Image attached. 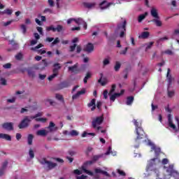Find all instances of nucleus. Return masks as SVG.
Wrapping results in <instances>:
<instances>
[{
    "instance_id": "13",
    "label": "nucleus",
    "mask_w": 179,
    "mask_h": 179,
    "mask_svg": "<svg viewBox=\"0 0 179 179\" xmlns=\"http://www.w3.org/2000/svg\"><path fill=\"white\" fill-rule=\"evenodd\" d=\"M150 15H151V16H152V17H154V19H156L157 17H160L159 16V10H157V8H156L155 7H152L151 8Z\"/></svg>"
},
{
    "instance_id": "64",
    "label": "nucleus",
    "mask_w": 179,
    "mask_h": 179,
    "mask_svg": "<svg viewBox=\"0 0 179 179\" xmlns=\"http://www.w3.org/2000/svg\"><path fill=\"white\" fill-rule=\"evenodd\" d=\"M117 173L118 174H120V176H125V172H124V171H121L120 169H117Z\"/></svg>"
},
{
    "instance_id": "26",
    "label": "nucleus",
    "mask_w": 179,
    "mask_h": 179,
    "mask_svg": "<svg viewBox=\"0 0 179 179\" xmlns=\"http://www.w3.org/2000/svg\"><path fill=\"white\" fill-rule=\"evenodd\" d=\"M54 69H53V73H57L58 74V71L61 69V66L59 63H55L54 65Z\"/></svg>"
},
{
    "instance_id": "41",
    "label": "nucleus",
    "mask_w": 179,
    "mask_h": 179,
    "mask_svg": "<svg viewBox=\"0 0 179 179\" xmlns=\"http://www.w3.org/2000/svg\"><path fill=\"white\" fill-rule=\"evenodd\" d=\"M99 83H101V86H106V84L108 83L106 79L101 80V78L98 80Z\"/></svg>"
},
{
    "instance_id": "44",
    "label": "nucleus",
    "mask_w": 179,
    "mask_h": 179,
    "mask_svg": "<svg viewBox=\"0 0 179 179\" xmlns=\"http://www.w3.org/2000/svg\"><path fill=\"white\" fill-rule=\"evenodd\" d=\"M74 22H76V23L77 24H83L84 23V21L83 19L81 18H78V19H74Z\"/></svg>"
},
{
    "instance_id": "51",
    "label": "nucleus",
    "mask_w": 179,
    "mask_h": 179,
    "mask_svg": "<svg viewBox=\"0 0 179 179\" xmlns=\"http://www.w3.org/2000/svg\"><path fill=\"white\" fill-rule=\"evenodd\" d=\"M16 101V96H13L11 99H7V103H15Z\"/></svg>"
},
{
    "instance_id": "8",
    "label": "nucleus",
    "mask_w": 179,
    "mask_h": 179,
    "mask_svg": "<svg viewBox=\"0 0 179 179\" xmlns=\"http://www.w3.org/2000/svg\"><path fill=\"white\" fill-rule=\"evenodd\" d=\"M155 160L156 159H152L149 161L148 165L147 166V171H153L154 170L155 173H159V171L153 169V166L156 165V164L155 163Z\"/></svg>"
},
{
    "instance_id": "59",
    "label": "nucleus",
    "mask_w": 179,
    "mask_h": 179,
    "mask_svg": "<svg viewBox=\"0 0 179 179\" xmlns=\"http://www.w3.org/2000/svg\"><path fill=\"white\" fill-rule=\"evenodd\" d=\"M75 48H76V43H74L73 45L70 46L71 52H73V51H75Z\"/></svg>"
},
{
    "instance_id": "46",
    "label": "nucleus",
    "mask_w": 179,
    "mask_h": 179,
    "mask_svg": "<svg viewBox=\"0 0 179 179\" xmlns=\"http://www.w3.org/2000/svg\"><path fill=\"white\" fill-rule=\"evenodd\" d=\"M56 76H58V73H53V74L51 75V76H50L48 79V80L51 81V80H52V79H54L55 78H56Z\"/></svg>"
},
{
    "instance_id": "29",
    "label": "nucleus",
    "mask_w": 179,
    "mask_h": 179,
    "mask_svg": "<svg viewBox=\"0 0 179 179\" xmlns=\"http://www.w3.org/2000/svg\"><path fill=\"white\" fill-rule=\"evenodd\" d=\"M153 44H155V42H149L148 43H145L144 45V47H145V51L150 50V48H152V47H153Z\"/></svg>"
},
{
    "instance_id": "11",
    "label": "nucleus",
    "mask_w": 179,
    "mask_h": 179,
    "mask_svg": "<svg viewBox=\"0 0 179 179\" xmlns=\"http://www.w3.org/2000/svg\"><path fill=\"white\" fill-rule=\"evenodd\" d=\"M85 93H86V89L83 88L72 96V100H77V99H79L80 96H82V94H85Z\"/></svg>"
},
{
    "instance_id": "50",
    "label": "nucleus",
    "mask_w": 179,
    "mask_h": 179,
    "mask_svg": "<svg viewBox=\"0 0 179 179\" xmlns=\"http://www.w3.org/2000/svg\"><path fill=\"white\" fill-rule=\"evenodd\" d=\"M11 66H12V64L10 63H7L3 65V67L4 68V69H10Z\"/></svg>"
},
{
    "instance_id": "9",
    "label": "nucleus",
    "mask_w": 179,
    "mask_h": 179,
    "mask_svg": "<svg viewBox=\"0 0 179 179\" xmlns=\"http://www.w3.org/2000/svg\"><path fill=\"white\" fill-rule=\"evenodd\" d=\"M3 129L6 131H13V122H4L1 124Z\"/></svg>"
},
{
    "instance_id": "30",
    "label": "nucleus",
    "mask_w": 179,
    "mask_h": 179,
    "mask_svg": "<svg viewBox=\"0 0 179 179\" xmlns=\"http://www.w3.org/2000/svg\"><path fill=\"white\" fill-rule=\"evenodd\" d=\"M38 117H43V113L39 112L36 113L35 115L30 116L31 120H36V118H39Z\"/></svg>"
},
{
    "instance_id": "21",
    "label": "nucleus",
    "mask_w": 179,
    "mask_h": 179,
    "mask_svg": "<svg viewBox=\"0 0 179 179\" xmlns=\"http://www.w3.org/2000/svg\"><path fill=\"white\" fill-rule=\"evenodd\" d=\"M93 50H94V46L92 43H88L85 48V50L87 51V52H92Z\"/></svg>"
},
{
    "instance_id": "38",
    "label": "nucleus",
    "mask_w": 179,
    "mask_h": 179,
    "mask_svg": "<svg viewBox=\"0 0 179 179\" xmlns=\"http://www.w3.org/2000/svg\"><path fill=\"white\" fill-rule=\"evenodd\" d=\"M90 78H92V73H87L86 76L84 78L83 82L84 83H87V80L90 79Z\"/></svg>"
},
{
    "instance_id": "27",
    "label": "nucleus",
    "mask_w": 179,
    "mask_h": 179,
    "mask_svg": "<svg viewBox=\"0 0 179 179\" xmlns=\"http://www.w3.org/2000/svg\"><path fill=\"white\" fill-rule=\"evenodd\" d=\"M84 6L87 9H93L96 6V3H85Z\"/></svg>"
},
{
    "instance_id": "62",
    "label": "nucleus",
    "mask_w": 179,
    "mask_h": 179,
    "mask_svg": "<svg viewBox=\"0 0 179 179\" xmlns=\"http://www.w3.org/2000/svg\"><path fill=\"white\" fill-rule=\"evenodd\" d=\"M80 51H82V47H80V45H78V46L76 47V52H77L78 54H79V53L80 52Z\"/></svg>"
},
{
    "instance_id": "12",
    "label": "nucleus",
    "mask_w": 179,
    "mask_h": 179,
    "mask_svg": "<svg viewBox=\"0 0 179 179\" xmlns=\"http://www.w3.org/2000/svg\"><path fill=\"white\" fill-rule=\"evenodd\" d=\"M49 131L48 132H56L58 131V127L55 126V123L50 122L49 126L47 127Z\"/></svg>"
},
{
    "instance_id": "61",
    "label": "nucleus",
    "mask_w": 179,
    "mask_h": 179,
    "mask_svg": "<svg viewBox=\"0 0 179 179\" xmlns=\"http://www.w3.org/2000/svg\"><path fill=\"white\" fill-rule=\"evenodd\" d=\"M38 33H40V34H41L43 36V28L41 27H36Z\"/></svg>"
},
{
    "instance_id": "24",
    "label": "nucleus",
    "mask_w": 179,
    "mask_h": 179,
    "mask_svg": "<svg viewBox=\"0 0 179 179\" xmlns=\"http://www.w3.org/2000/svg\"><path fill=\"white\" fill-rule=\"evenodd\" d=\"M148 15H149V13H148V12H145L144 14L140 15L138 17V23H142V21L146 18V16H148Z\"/></svg>"
},
{
    "instance_id": "60",
    "label": "nucleus",
    "mask_w": 179,
    "mask_h": 179,
    "mask_svg": "<svg viewBox=\"0 0 179 179\" xmlns=\"http://www.w3.org/2000/svg\"><path fill=\"white\" fill-rule=\"evenodd\" d=\"M169 97H173L174 96V91H168Z\"/></svg>"
},
{
    "instance_id": "48",
    "label": "nucleus",
    "mask_w": 179,
    "mask_h": 179,
    "mask_svg": "<svg viewBox=\"0 0 179 179\" xmlns=\"http://www.w3.org/2000/svg\"><path fill=\"white\" fill-rule=\"evenodd\" d=\"M115 87H116L115 84H113L112 85V88H111L110 91L108 93L109 96H111V94L114 93V92H115Z\"/></svg>"
},
{
    "instance_id": "39",
    "label": "nucleus",
    "mask_w": 179,
    "mask_h": 179,
    "mask_svg": "<svg viewBox=\"0 0 179 179\" xmlns=\"http://www.w3.org/2000/svg\"><path fill=\"white\" fill-rule=\"evenodd\" d=\"M87 135H90L91 136H96V134L94 133H87L86 131H84L82 134V138H86Z\"/></svg>"
},
{
    "instance_id": "15",
    "label": "nucleus",
    "mask_w": 179,
    "mask_h": 179,
    "mask_svg": "<svg viewBox=\"0 0 179 179\" xmlns=\"http://www.w3.org/2000/svg\"><path fill=\"white\" fill-rule=\"evenodd\" d=\"M152 22L155 23V26L157 27H162L163 26V22H162V20H160V17H158L157 18H154Z\"/></svg>"
},
{
    "instance_id": "5",
    "label": "nucleus",
    "mask_w": 179,
    "mask_h": 179,
    "mask_svg": "<svg viewBox=\"0 0 179 179\" xmlns=\"http://www.w3.org/2000/svg\"><path fill=\"white\" fill-rule=\"evenodd\" d=\"M125 27H127L126 20H124L122 23L117 25V30H120V37L121 38L124 37V36L125 35V31L127 30Z\"/></svg>"
},
{
    "instance_id": "52",
    "label": "nucleus",
    "mask_w": 179,
    "mask_h": 179,
    "mask_svg": "<svg viewBox=\"0 0 179 179\" xmlns=\"http://www.w3.org/2000/svg\"><path fill=\"white\" fill-rule=\"evenodd\" d=\"M164 54H166L167 55H173L174 53L173 52V51H171V50H166L164 52Z\"/></svg>"
},
{
    "instance_id": "40",
    "label": "nucleus",
    "mask_w": 179,
    "mask_h": 179,
    "mask_svg": "<svg viewBox=\"0 0 179 179\" xmlns=\"http://www.w3.org/2000/svg\"><path fill=\"white\" fill-rule=\"evenodd\" d=\"M109 64H110V57H107L103 59V66H106V65H109Z\"/></svg>"
},
{
    "instance_id": "19",
    "label": "nucleus",
    "mask_w": 179,
    "mask_h": 179,
    "mask_svg": "<svg viewBox=\"0 0 179 179\" xmlns=\"http://www.w3.org/2000/svg\"><path fill=\"white\" fill-rule=\"evenodd\" d=\"M36 135H38V136H47L48 131L45 129H41L36 132Z\"/></svg>"
},
{
    "instance_id": "14",
    "label": "nucleus",
    "mask_w": 179,
    "mask_h": 179,
    "mask_svg": "<svg viewBox=\"0 0 179 179\" xmlns=\"http://www.w3.org/2000/svg\"><path fill=\"white\" fill-rule=\"evenodd\" d=\"M148 145H150V146H151L152 150H155V152L156 155H159V153H160V152H162V150L160 149V148L156 147V145H155V144H153V143L150 142V143H148Z\"/></svg>"
},
{
    "instance_id": "63",
    "label": "nucleus",
    "mask_w": 179,
    "mask_h": 179,
    "mask_svg": "<svg viewBox=\"0 0 179 179\" xmlns=\"http://www.w3.org/2000/svg\"><path fill=\"white\" fill-rule=\"evenodd\" d=\"M10 44H11V45H15L17 48L19 47V45L17 43H15V41H10Z\"/></svg>"
},
{
    "instance_id": "47",
    "label": "nucleus",
    "mask_w": 179,
    "mask_h": 179,
    "mask_svg": "<svg viewBox=\"0 0 179 179\" xmlns=\"http://www.w3.org/2000/svg\"><path fill=\"white\" fill-rule=\"evenodd\" d=\"M166 78L169 80V83H171V76H170V69H168Z\"/></svg>"
},
{
    "instance_id": "33",
    "label": "nucleus",
    "mask_w": 179,
    "mask_h": 179,
    "mask_svg": "<svg viewBox=\"0 0 179 179\" xmlns=\"http://www.w3.org/2000/svg\"><path fill=\"white\" fill-rule=\"evenodd\" d=\"M35 121H36V122H43V123H45L48 121V119L45 117H39V118H36L35 119Z\"/></svg>"
},
{
    "instance_id": "25",
    "label": "nucleus",
    "mask_w": 179,
    "mask_h": 179,
    "mask_svg": "<svg viewBox=\"0 0 179 179\" xmlns=\"http://www.w3.org/2000/svg\"><path fill=\"white\" fill-rule=\"evenodd\" d=\"M8 166V162L5 161L1 166V169H0V176H3V173H5V169H6V166Z\"/></svg>"
},
{
    "instance_id": "54",
    "label": "nucleus",
    "mask_w": 179,
    "mask_h": 179,
    "mask_svg": "<svg viewBox=\"0 0 179 179\" xmlns=\"http://www.w3.org/2000/svg\"><path fill=\"white\" fill-rule=\"evenodd\" d=\"M61 86H62V89H64V87H69V83H66V82H64V83H62L61 84Z\"/></svg>"
},
{
    "instance_id": "49",
    "label": "nucleus",
    "mask_w": 179,
    "mask_h": 179,
    "mask_svg": "<svg viewBox=\"0 0 179 179\" xmlns=\"http://www.w3.org/2000/svg\"><path fill=\"white\" fill-rule=\"evenodd\" d=\"M41 47H43V44L40 43L37 46H36L34 48H31V50L32 51H36V50H38V48H41Z\"/></svg>"
},
{
    "instance_id": "34",
    "label": "nucleus",
    "mask_w": 179,
    "mask_h": 179,
    "mask_svg": "<svg viewBox=\"0 0 179 179\" xmlns=\"http://www.w3.org/2000/svg\"><path fill=\"white\" fill-rule=\"evenodd\" d=\"M134 102V96H129L127 100V105L131 106L132 103Z\"/></svg>"
},
{
    "instance_id": "55",
    "label": "nucleus",
    "mask_w": 179,
    "mask_h": 179,
    "mask_svg": "<svg viewBox=\"0 0 179 179\" xmlns=\"http://www.w3.org/2000/svg\"><path fill=\"white\" fill-rule=\"evenodd\" d=\"M13 21H8L6 22H1L2 26H4L5 27H6V26H9V24H10L12 23Z\"/></svg>"
},
{
    "instance_id": "18",
    "label": "nucleus",
    "mask_w": 179,
    "mask_h": 179,
    "mask_svg": "<svg viewBox=\"0 0 179 179\" xmlns=\"http://www.w3.org/2000/svg\"><path fill=\"white\" fill-rule=\"evenodd\" d=\"M0 139H5V141H12V137L9 134L0 133Z\"/></svg>"
},
{
    "instance_id": "45",
    "label": "nucleus",
    "mask_w": 179,
    "mask_h": 179,
    "mask_svg": "<svg viewBox=\"0 0 179 179\" xmlns=\"http://www.w3.org/2000/svg\"><path fill=\"white\" fill-rule=\"evenodd\" d=\"M55 97L56 99H57V100H59L60 101H64V96H62V95L59 94H56Z\"/></svg>"
},
{
    "instance_id": "23",
    "label": "nucleus",
    "mask_w": 179,
    "mask_h": 179,
    "mask_svg": "<svg viewBox=\"0 0 179 179\" xmlns=\"http://www.w3.org/2000/svg\"><path fill=\"white\" fill-rule=\"evenodd\" d=\"M87 106L88 107H92V111H94V110H96V99H93L91 101H90V103H89L88 104H87Z\"/></svg>"
},
{
    "instance_id": "20",
    "label": "nucleus",
    "mask_w": 179,
    "mask_h": 179,
    "mask_svg": "<svg viewBox=\"0 0 179 179\" xmlns=\"http://www.w3.org/2000/svg\"><path fill=\"white\" fill-rule=\"evenodd\" d=\"M69 71L73 72V73H78L79 72V69H78V64H76L72 66H69Z\"/></svg>"
},
{
    "instance_id": "36",
    "label": "nucleus",
    "mask_w": 179,
    "mask_h": 179,
    "mask_svg": "<svg viewBox=\"0 0 179 179\" xmlns=\"http://www.w3.org/2000/svg\"><path fill=\"white\" fill-rule=\"evenodd\" d=\"M45 106H52V104H54V101H52V99H45Z\"/></svg>"
},
{
    "instance_id": "2",
    "label": "nucleus",
    "mask_w": 179,
    "mask_h": 179,
    "mask_svg": "<svg viewBox=\"0 0 179 179\" xmlns=\"http://www.w3.org/2000/svg\"><path fill=\"white\" fill-rule=\"evenodd\" d=\"M133 122L136 127V131L137 134L136 141H139V139H143V138H145V131H143V129H142V127H141L142 123L138 122L136 120H134Z\"/></svg>"
},
{
    "instance_id": "3",
    "label": "nucleus",
    "mask_w": 179,
    "mask_h": 179,
    "mask_svg": "<svg viewBox=\"0 0 179 179\" xmlns=\"http://www.w3.org/2000/svg\"><path fill=\"white\" fill-rule=\"evenodd\" d=\"M40 163L41 164H43L44 167L47 168L48 170H52V169H55V167H57V163L46 160L45 158L41 159Z\"/></svg>"
},
{
    "instance_id": "57",
    "label": "nucleus",
    "mask_w": 179,
    "mask_h": 179,
    "mask_svg": "<svg viewBox=\"0 0 179 179\" xmlns=\"http://www.w3.org/2000/svg\"><path fill=\"white\" fill-rule=\"evenodd\" d=\"M21 29L22 30L23 34H26V31H27L26 25L22 24L21 25Z\"/></svg>"
},
{
    "instance_id": "6",
    "label": "nucleus",
    "mask_w": 179,
    "mask_h": 179,
    "mask_svg": "<svg viewBox=\"0 0 179 179\" xmlns=\"http://www.w3.org/2000/svg\"><path fill=\"white\" fill-rule=\"evenodd\" d=\"M93 163H94L93 160L87 161L82 167L84 173H86V174H88V176H93V173L90 171L87 170L86 167H87V166H92Z\"/></svg>"
},
{
    "instance_id": "58",
    "label": "nucleus",
    "mask_w": 179,
    "mask_h": 179,
    "mask_svg": "<svg viewBox=\"0 0 179 179\" xmlns=\"http://www.w3.org/2000/svg\"><path fill=\"white\" fill-rule=\"evenodd\" d=\"M108 91L107 90H105L104 92H103V97L104 99H108Z\"/></svg>"
},
{
    "instance_id": "53",
    "label": "nucleus",
    "mask_w": 179,
    "mask_h": 179,
    "mask_svg": "<svg viewBox=\"0 0 179 179\" xmlns=\"http://www.w3.org/2000/svg\"><path fill=\"white\" fill-rule=\"evenodd\" d=\"M13 13V10L10 9H6L3 11V13H6V15H10Z\"/></svg>"
},
{
    "instance_id": "42",
    "label": "nucleus",
    "mask_w": 179,
    "mask_h": 179,
    "mask_svg": "<svg viewBox=\"0 0 179 179\" xmlns=\"http://www.w3.org/2000/svg\"><path fill=\"white\" fill-rule=\"evenodd\" d=\"M0 83L1 85H2V86H6L7 85L6 79L3 78H0Z\"/></svg>"
},
{
    "instance_id": "31",
    "label": "nucleus",
    "mask_w": 179,
    "mask_h": 179,
    "mask_svg": "<svg viewBox=\"0 0 179 179\" xmlns=\"http://www.w3.org/2000/svg\"><path fill=\"white\" fill-rule=\"evenodd\" d=\"M149 34L148 31H144L139 36V38H148V37H149Z\"/></svg>"
},
{
    "instance_id": "37",
    "label": "nucleus",
    "mask_w": 179,
    "mask_h": 179,
    "mask_svg": "<svg viewBox=\"0 0 179 179\" xmlns=\"http://www.w3.org/2000/svg\"><path fill=\"white\" fill-rule=\"evenodd\" d=\"M78 135H79V132H78V131H76V130H71L69 132L70 136H78Z\"/></svg>"
},
{
    "instance_id": "43",
    "label": "nucleus",
    "mask_w": 179,
    "mask_h": 179,
    "mask_svg": "<svg viewBox=\"0 0 179 179\" xmlns=\"http://www.w3.org/2000/svg\"><path fill=\"white\" fill-rule=\"evenodd\" d=\"M29 155L30 159H34V151H33V149L30 148L29 151Z\"/></svg>"
},
{
    "instance_id": "17",
    "label": "nucleus",
    "mask_w": 179,
    "mask_h": 179,
    "mask_svg": "<svg viewBox=\"0 0 179 179\" xmlns=\"http://www.w3.org/2000/svg\"><path fill=\"white\" fill-rule=\"evenodd\" d=\"M27 73L29 78H36V69L31 68L27 70Z\"/></svg>"
},
{
    "instance_id": "7",
    "label": "nucleus",
    "mask_w": 179,
    "mask_h": 179,
    "mask_svg": "<svg viewBox=\"0 0 179 179\" xmlns=\"http://www.w3.org/2000/svg\"><path fill=\"white\" fill-rule=\"evenodd\" d=\"M47 31H58V33H60V31H62L64 30V27L62 25H57V27L55 28L54 25H51L50 27H46Z\"/></svg>"
},
{
    "instance_id": "4",
    "label": "nucleus",
    "mask_w": 179,
    "mask_h": 179,
    "mask_svg": "<svg viewBox=\"0 0 179 179\" xmlns=\"http://www.w3.org/2000/svg\"><path fill=\"white\" fill-rule=\"evenodd\" d=\"M31 120L32 119L30 117V116H26L18 125L20 129L27 128L29 127V122H31Z\"/></svg>"
},
{
    "instance_id": "56",
    "label": "nucleus",
    "mask_w": 179,
    "mask_h": 179,
    "mask_svg": "<svg viewBox=\"0 0 179 179\" xmlns=\"http://www.w3.org/2000/svg\"><path fill=\"white\" fill-rule=\"evenodd\" d=\"M16 59H22V58H23V54H22L21 52L18 53L16 56H15Z\"/></svg>"
},
{
    "instance_id": "35",
    "label": "nucleus",
    "mask_w": 179,
    "mask_h": 179,
    "mask_svg": "<svg viewBox=\"0 0 179 179\" xmlns=\"http://www.w3.org/2000/svg\"><path fill=\"white\" fill-rule=\"evenodd\" d=\"M121 68V63L120 62H116L114 69L116 72H118L120 71V69Z\"/></svg>"
},
{
    "instance_id": "32",
    "label": "nucleus",
    "mask_w": 179,
    "mask_h": 179,
    "mask_svg": "<svg viewBox=\"0 0 179 179\" xmlns=\"http://www.w3.org/2000/svg\"><path fill=\"white\" fill-rule=\"evenodd\" d=\"M34 137L33 136L32 134H29L28 135V138H27V142H28V145H33V138Z\"/></svg>"
},
{
    "instance_id": "1",
    "label": "nucleus",
    "mask_w": 179,
    "mask_h": 179,
    "mask_svg": "<svg viewBox=\"0 0 179 179\" xmlns=\"http://www.w3.org/2000/svg\"><path fill=\"white\" fill-rule=\"evenodd\" d=\"M103 121H104L103 115L94 117L92 122V128H94L98 133L101 132V134H106V129H103V127L100 126L103 124Z\"/></svg>"
},
{
    "instance_id": "10",
    "label": "nucleus",
    "mask_w": 179,
    "mask_h": 179,
    "mask_svg": "<svg viewBox=\"0 0 179 179\" xmlns=\"http://www.w3.org/2000/svg\"><path fill=\"white\" fill-rule=\"evenodd\" d=\"M168 125L170 128L173 129L175 132H177L178 129L174 123H173V120H171V114L168 115Z\"/></svg>"
},
{
    "instance_id": "28",
    "label": "nucleus",
    "mask_w": 179,
    "mask_h": 179,
    "mask_svg": "<svg viewBox=\"0 0 179 179\" xmlns=\"http://www.w3.org/2000/svg\"><path fill=\"white\" fill-rule=\"evenodd\" d=\"M110 100L111 101H115V99H117V97H120L121 96V94L120 93H115L114 94H110Z\"/></svg>"
},
{
    "instance_id": "16",
    "label": "nucleus",
    "mask_w": 179,
    "mask_h": 179,
    "mask_svg": "<svg viewBox=\"0 0 179 179\" xmlns=\"http://www.w3.org/2000/svg\"><path fill=\"white\" fill-rule=\"evenodd\" d=\"M111 5H113V3H107L106 1H103V2H101L99 6L101 9H107V8H108L109 6H111Z\"/></svg>"
},
{
    "instance_id": "22",
    "label": "nucleus",
    "mask_w": 179,
    "mask_h": 179,
    "mask_svg": "<svg viewBox=\"0 0 179 179\" xmlns=\"http://www.w3.org/2000/svg\"><path fill=\"white\" fill-rule=\"evenodd\" d=\"M95 173L103 174V176H106V177H110V174L107 171H103L101 169H95Z\"/></svg>"
}]
</instances>
